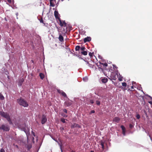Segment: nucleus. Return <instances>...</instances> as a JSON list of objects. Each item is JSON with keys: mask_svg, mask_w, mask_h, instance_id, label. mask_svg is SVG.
<instances>
[{"mask_svg": "<svg viewBox=\"0 0 152 152\" xmlns=\"http://www.w3.org/2000/svg\"><path fill=\"white\" fill-rule=\"evenodd\" d=\"M90 102L91 104H93L94 103V101L93 100H91Z\"/></svg>", "mask_w": 152, "mask_h": 152, "instance_id": "39", "label": "nucleus"}, {"mask_svg": "<svg viewBox=\"0 0 152 152\" xmlns=\"http://www.w3.org/2000/svg\"><path fill=\"white\" fill-rule=\"evenodd\" d=\"M80 50H81L82 51H84V50L85 49V48L84 47L82 46L80 48Z\"/></svg>", "mask_w": 152, "mask_h": 152, "instance_id": "19", "label": "nucleus"}, {"mask_svg": "<svg viewBox=\"0 0 152 152\" xmlns=\"http://www.w3.org/2000/svg\"><path fill=\"white\" fill-rule=\"evenodd\" d=\"M0 129L3 130L4 131H7L10 130V127L9 126L6 124H3L0 127Z\"/></svg>", "mask_w": 152, "mask_h": 152, "instance_id": "3", "label": "nucleus"}, {"mask_svg": "<svg viewBox=\"0 0 152 152\" xmlns=\"http://www.w3.org/2000/svg\"><path fill=\"white\" fill-rule=\"evenodd\" d=\"M91 152H94V151H91Z\"/></svg>", "mask_w": 152, "mask_h": 152, "instance_id": "48", "label": "nucleus"}, {"mask_svg": "<svg viewBox=\"0 0 152 152\" xmlns=\"http://www.w3.org/2000/svg\"><path fill=\"white\" fill-rule=\"evenodd\" d=\"M4 99V97L2 94L0 93V99L3 100Z\"/></svg>", "mask_w": 152, "mask_h": 152, "instance_id": "14", "label": "nucleus"}, {"mask_svg": "<svg viewBox=\"0 0 152 152\" xmlns=\"http://www.w3.org/2000/svg\"><path fill=\"white\" fill-rule=\"evenodd\" d=\"M137 89L139 90H140L141 89H142V88L141 87H139L137 88Z\"/></svg>", "mask_w": 152, "mask_h": 152, "instance_id": "37", "label": "nucleus"}, {"mask_svg": "<svg viewBox=\"0 0 152 152\" xmlns=\"http://www.w3.org/2000/svg\"><path fill=\"white\" fill-rule=\"evenodd\" d=\"M107 66V64L106 63H104V64L103 67Z\"/></svg>", "mask_w": 152, "mask_h": 152, "instance_id": "32", "label": "nucleus"}, {"mask_svg": "<svg viewBox=\"0 0 152 152\" xmlns=\"http://www.w3.org/2000/svg\"><path fill=\"white\" fill-rule=\"evenodd\" d=\"M18 103L20 105H22L24 107H27L28 106V104L23 99L21 98L18 99Z\"/></svg>", "mask_w": 152, "mask_h": 152, "instance_id": "2", "label": "nucleus"}, {"mask_svg": "<svg viewBox=\"0 0 152 152\" xmlns=\"http://www.w3.org/2000/svg\"><path fill=\"white\" fill-rule=\"evenodd\" d=\"M55 0H50V4L51 5L52 7H53L54 6L53 5H51V2L53 1H55Z\"/></svg>", "mask_w": 152, "mask_h": 152, "instance_id": "36", "label": "nucleus"}, {"mask_svg": "<svg viewBox=\"0 0 152 152\" xmlns=\"http://www.w3.org/2000/svg\"><path fill=\"white\" fill-rule=\"evenodd\" d=\"M91 40V38L90 37H87L84 39V42H89Z\"/></svg>", "mask_w": 152, "mask_h": 152, "instance_id": "9", "label": "nucleus"}, {"mask_svg": "<svg viewBox=\"0 0 152 152\" xmlns=\"http://www.w3.org/2000/svg\"><path fill=\"white\" fill-rule=\"evenodd\" d=\"M116 75H118L117 74L115 73L114 72H112L111 74L110 77L112 80H115L117 79Z\"/></svg>", "mask_w": 152, "mask_h": 152, "instance_id": "5", "label": "nucleus"}, {"mask_svg": "<svg viewBox=\"0 0 152 152\" xmlns=\"http://www.w3.org/2000/svg\"><path fill=\"white\" fill-rule=\"evenodd\" d=\"M129 126V127L130 128H132L133 127V125H132V124H130Z\"/></svg>", "mask_w": 152, "mask_h": 152, "instance_id": "34", "label": "nucleus"}, {"mask_svg": "<svg viewBox=\"0 0 152 152\" xmlns=\"http://www.w3.org/2000/svg\"><path fill=\"white\" fill-rule=\"evenodd\" d=\"M131 89H134V87H133V86H132L131 87Z\"/></svg>", "mask_w": 152, "mask_h": 152, "instance_id": "43", "label": "nucleus"}, {"mask_svg": "<svg viewBox=\"0 0 152 152\" xmlns=\"http://www.w3.org/2000/svg\"><path fill=\"white\" fill-rule=\"evenodd\" d=\"M149 103H150V104H151L152 102H149Z\"/></svg>", "mask_w": 152, "mask_h": 152, "instance_id": "47", "label": "nucleus"}, {"mask_svg": "<svg viewBox=\"0 0 152 152\" xmlns=\"http://www.w3.org/2000/svg\"><path fill=\"white\" fill-rule=\"evenodd\" d=\"M39 76H40V78L42 79L44 77V75L42 73H40V74Z\"/></svg>", "mask_w": 152, "mask_h": 152, "instance_id": "16", "label": "nucleus"}, {"mask_svg": "<svg viewBox=\"0 0 152 152\" xmlns=\"http://www.w3.org/2000/svg\"><path fill=\"white\" fill-rule=\"evenodd\" d=\"M22 82H23V79H22Z\"/></svg>", "mask_w": 152, "mask_h": 152, "instance_id": "49", "label": "nucleus"}, {"mask_svg": "<svg viewBox=\"0 0 152 152\" xmlns=\"http://www.w3.org/2000/svg\"><path fill=\"white\" fill-rule=\"evenodd\" d=\"M7 1L10 3H11V0H7Z\"/></svg>", "mask_w": 152, "mask_h": 152, "instance_id": "42", "label": "nucleus"}, {"mask_svg": "<svg viewBox=\"0 0 152 152\" xmlns=\"http://www.w3.org/2000/svg\"><path fill=\"white\" fill-rule=\"evenodd\" d=\"M120 120V118L118 117H115L113 120V121L115 122H118Z\"/></svg>", "mask_w": 152, "mask_h": 152, "instance_id": "11", "label": "nucleus"}, {"mask_svg": "<svg viewBox=\"0 0 152 152\" xmlns=\"http://www.w3.org/2000/svg\"><path fill=\"white\" fill-rule=\"evenodd\" d=\"M121 127L122 130V131H125V128L123 126H121Z\"/></svg>", "mask_w": 152, "mask_h": 152, "instance_id": "20", "label": "nucleus"}, {"mask_svg": "<svg viewBox=\"0 0 152 152\" xmlns=\"http://www.w3.org/2000/svg\"><path fill=\"white\" fill-rule=\"evenodd\" d=\"M101 145H102V148L103 149L104 148V144L102 142L101 143Z\"/></svg>", "mask_w": 152, "mask_h": 152, "instance_id": "31", "label": "nucleus"}, {"mask_svg": "<svg viewBox=\"0 0 152 152\" xmlns=\"http://www.w3.org/2000/svg\"><path fill=\"white\" fill-rule=\"evenodd\" d=\"M65 119H64V118H62L61 119V121L63 122V123H65Z\"/></svg>", "mask_w": 152, "mask_h": 152, "instance_id": "27", "label": "nucleus"}, {"mask_svg": "<svg viewBox=\"0 0 152 152\" xmlns=\"http://www.w3.org/2000/svg\"><path fill=\"white\" fill-rule=\"evenodd\" d=\"M81 53L83 55L85 56L87 55V52L85 51H81Z\"/></svg>", "mask_w": 152, "mask_h": 152, "instance_id": "15", "label": "nucleus"}, {"mask_svg": "<svg viewBox=\"0 0 152 152\" xmlns=\"http://www.w3.org/2000/svg\"><path fill=\"white\" fill-rule=\"evenodd\" d=\"M40 22H42V21H40Z\"/></svg>", "mask_w": 152, "mask_h": 152, "instance_id": "52", "label": "nucleus"}, {"mask_svg": "<svg viewBox=\"0 0 152 152\" xmlns=\"http://www.w3.org/2000/svg\"><path fill=\"white\" fill-rule=\"evenodd\" d=\"M16 147H17V148H18V145H16Z\"/></svg>", "mask_w": 152, "mask_h": 152, "instance_id": "50", "label": "nucleus"}, {"mask_svg": "<svg viewBox=\"0 0 152 152\" xmlns=\"http://www.w3.org/2000/svg\"><path fill=\"white\" fill-rule=\"evenodd\" d=\"M122 133L123 135L125 136V131H122Z\"/></svg>", "mask_w": 152, "mask_h": 152, "instance_id": "35", "label": "nucleus"}, {"mask_svg": "<svg viewBox=\"0 0 152 152\" xmlns=\"http://www.w3.org/2000/svg\"><path fill=\"white\" fill-rule=\"evenodd\" d=\"M90 67H91L92 68H94V66L92 64H89L88 65Z\"/></svg>", "mask_w": 152, "mask_h": 152, "instance_id": "25", "label": "nucleus"}, {"mask_svg": "<svg viewBox=\"0 0 152 152\" xmlns=\"http://www.w3.org/2000/svg\"><path fill=\"white\" fill-rule=\"evenodd\" d=\"M102 61H99V63L100 66H103L104 64V63H101V62H102Z\"/></svg>", "mask_w": 152, "mask_h": 152, "instance_id": "18", "label": "nucleus"}, {"mask_svg": "<svg viewBox=\"0 0 152 152\" xmlns=\"http://www.w3.org/2000/svg\"><path fill=\"white\" fill-rule=\"evenodd\" d=\"M83 80L85 81H87L88 80V78L87 77H85L83 78Z\"/></svg>", "mask_w": 152, "mask_h": 152, "instance_id": "21", "label": "nucleus"}, {"mask_svg": "<svg viewBox=\"0 0 152 152\" xmlns=\"http://www.w3.org/2000/svg\"><path fill=\"white\" fill-rule=\"evenodd\" d=\"M85 61L86 62L87 64H88V65L89 64H90L89 63V62L86 61Z\"/></svg>", "mask_w": 152, "mask_h": 152, "instance_id": "41", "label": "nucleus"}, {"mask_svg": "<svg viewBox=\"0 0 152 152\" xmlns=\"http://www.w3.org/2000/svg\"><path fill=\"white\" fill-rule=\"evenodd\" d=\"M89 56L91 57L93 56V53H91V52H90V53H89Z\"/></svg>", "mask_w": 152, "mask_h": 152, "instance_id": "30", "label": "nucleus"}, {"mask_svg": "<svg viewBox=\"0 0 152 152\" xmlns=\"http://www.w3.org/2000/svg\"><path fill=\"white\" fill-rule=\"evenodd\" d=\"M118 80L120 81H121L123 80V77L120 76L118 78Z\"/></svg>", "mask_w": 152, "mask_h": 152, "instance_id": "23", "label": "nucleus"}, {"mask_svg": "<svg viewBox=\"0 0 152 152\" xmlns=\"http://www.w3.org/2000/svg\"><path fill=\"white\" fill-rule=\"evenodd\" d=\"M60 23V25L61 26H63L64 25L65 26H66V24L65 22V21H64L62 22L61 20V19H59L58 20Z\"/></svg>", "mask_w": 152, "mask_h": 152, "instance_id": "7", "label": "nucleus"}, {"mask_svg": "<svg viewBox=\"0 0 152 152\" xmlns=\"http://www.w3.org/2000/svg\"><path fill=\"white\" fill-rule=\"evenodd\" d=\"M71 127L72 128H74V126L73 125H72L71 126Z\"/></svg>", "mask_w": 152, "mask_h": 152, "instance_id": "44", "label": "nucleus"}, {"mask_svg": "<svg viewBox=\"0 0 152 152\" xmlns=\"http://www.w3.org/2000/svg\"><path fill=\"white\" fill-rule=\"evenodd\" d=\"M0 114L3 117L6 118L9 121L10 124H12V122L11 120L9 115L7 113L3 112H0Z\"/></svg>", "mask_w": 152, "mask_h": 152, "instance_id": "1", "label": "nucleus"}, {"mask_svg": "<svg viewBox=\"0 0 152 152\" xmlns=\"http://www.w3.org/2000/svg\"><path fill=\"white\" fill-rule=\"evenodd\" d=\"M57 91L58 93L61 94L64 97H66V94L62 91L58 90Z\"/></svg>", "mask_w": 152, "mask_h": 152, "instance_id": "8", "label": "nucleus"}, {"mask_svg": "<svg viewBox=\"0 0 152 152\" xmlns=\"http://www.w3.org/2000/svg\"><path fill=\"white\" fill-rule=\"evenodd\" d=\"M64 112L65 113H67V110H66V109H64Z\"/></svg>", "mask_w": 152, "mask_h": 152, "instance_id": "40", "label": "nucleus"}, {"mask_svg": "<svg viewBox=\"0 0 152 152\" xmlns=\"http://www.w3.org/2000/svg\"><path fill=\"white\" fill-rule=\"evenodd\" d=\"M63 37L61 35H60L59 36V40L61 42H62L63 41Z\"/></svg>", "mask_w": 152, "mask_h": 152, "instance_id": "13", "label": "nucleus"}, {"mask_svg": "<svg viewBox=\"0 0 152 152\" xmlns=\"http://www.w3.org/2000/svg\"><path fill=\"white\" fill-rule=\"evenodd\" d=\"M78 127H80V126H78Z\"/></svg>", "mask_w": 152, "mask_h": 152, "instance_id": "54", "label": "nucleus"}, {"mask_svg": "<svg viewBox=\"0 0 152 152\" xmlns=\"http://www.w3.org/2000/svg\"><path fill=\"white\" fill-rule=\"evenodd\" d=\"M141 91H142L143 92V91H142V90H141Z\"/></svg>", "mask_w": 152, "mask_h": 152, "instance_id": "51", "label": "nucleus"}, {"mask_svg": "<svg viewBox=\"0 0 152 152\" xmlns=\"http://www.w3.org/2000/svg\"><path fill=\"white\" fill-rule=\"evenodd\" d=\"M107 81H108V79L106 78H103L102 79V82L103 83H107Z\"/></svg>", "mask_w": 152, "mask_h": 152, "instance_id": "12", "label": "nucleus"}, {"mask_svg": "<svg viewBox=\"0 0 152 152\" xmlns=\"http://www.w3.org/2000/svg\"><path fill=\"white\" fill-rule=\"evenodd\" d=\"M47 119L46 117L44 115H43L42 119V124H43L46 122Z\"/></svg>", "mask_w": 152, "mask_h": 152, "instance_id": "6", "label": "nucleus"}, {"mask_svg": "<svg viewBox=\"0 0 152 152\" xmlns=\"http://www.w3.org/2000/svg\"><path fill=\"white\" fill-rule=\"evenodd\" d=\"M136 117L137 119H139L140 118V116L139 115L137 114L136 115Z\"/></svg>", "mask_w": 152, "mask_h": 152, "instance_id": "28", "label": "nucleus"}, {"mask_svg": "<svg viewBox=\"0 0 152 152\" xmlns=\"http://www.w3.org/2000/svg\"><path fill=\"white\" fill-rule=\"evenodd\" d=\"M95 113V111L94 110H92L91 112V113Z\"/></svg>", "mask_w": 152, "mask_h": 152, "instance_id": "38", "label": "nucleus"}, {"mask_svg": "<svg viewBox=\"0 0 152 152\" xmlns=\"http://www.w3.org/2000/svg\"><path fill=\"white\" fill-rule=\"evenodd\" d=\"M16 15H17H17H18V14H16Z\"/></svg>", "mask_w": 152, "mask_h": 152, "instance_id": "53", "label": "nucleus"}, {"mask_svg": "<svg viewBox=\"0 0 152 152\" xmlns=\"http://www.w3.org/2000/svg\"><path fill=\"white\" fill-rule=\"evenodd\" d=\"M62 115L64 117H66L67 116V115Z\"/></svg>", "mask_w": 152, "mask_h": 152, "instance_id": "46", "label": "nucleus"}, {"mask_svg": "<svg viewBox=\"0 0 152 152\" xmlns=\"http://www.w3.org/2000/svg\"><path fill=\"white\" fill-rule=\"evenodd\" d=\"M61 130H63L64 129V128L63 127H61Z\"/></svg>", "mask_w": 152, "mask_h": 152, "instance_id": "45", "label": "nucleus"}, {"mask_svg": "<svg viewBox=\"0 0 152 152\" xmlns=\"http://www.w3.org/2000/svg\"><path fill=\"white\" fill-rule=\"evenodd\" d=\"M96 104L98 105H99L100 104V102L99 101H96Z\"/></svg>", "mask_w": 152, "mask_h": 152, "instance_id": "26", "label": "nucleus"}, {"mask_svg": "<svg viewBox=\"0 0 152 152\" xmlns=\"http://www.w3.org/2000/svg\"><path fill=\"white\" fill-rule=\"evenodd\" d=\"M23 130L26 133L27 136V134L28 132H29V129L28 127H26V128H24L23 129Z\"/></svg>", "mask_w": 152, "mask_h": 152, "instance_id": "10", "label": "nucleus"}, {"mask_svg": "<svg viewBox=\"0 0 152 152\" xmlns=\"http://www.w3.org/2000/svg\"><path fill=\"white\" fill-rule=\"evenodd\" d=\"M54 15L56 19L57 20L60 19V15L58 11L55 10L54 12Z\"/></svg>", "mask_w": 152, "mask_h": 152, "instance_id": "4", "label": "nucleus"}, {"mask_svg": "<svg viewBox=\"0 0 152 152\" xmlns=\"http://www.w3.org/2000/svg\"><path fill=\"white\" fill-rule=\"evenodd\" d=\"M98 58H99L100 59H101L102 60V61H103L104 60L103 59H102V57L101 56H100V55H99L98 56Z\"/></svg>", "mask_w": 152, "mask_h": 152, "instance_id": "22", "label": "nucleus"}, {"mask_svg": "<svg viewBox=\"0 0 152 152\" xmlns=\"http://www.w3.org/2000/svg\"><path fill=\"white\" fill-rule=\"evenodd\" d=\"M80 47L79 46L77 45V46L75 47V50L76 51H79L80 49Z\"/></svg>", "mask_w": 152, "mask_h": 152, "instance_id": "17", "label": "nucleus"}, {"mask_svg": "<svg viewBox=\"0 0 152 152\" xmlns=\"http://www.w3.org/2000/svg\"><path fill=\"white\" fill-rule=\"evenodd\" d=\"M122 85L123 86L126 87V84L125 83H122Z\"/></svg>", "mask_w": 152, "mask_h": 152, "instance_id": "24", "label": "nucleus"}, {"mask_svg": "<svg viewBox=\"0 0 152 152\" xmlns=\"http://www.w3.org/2000/svg\"><path fill=\"white\" fill-rule=\"evenodd\" d=\"M0 152H5V150L3 148H1Z\"/></svg>", "mask_w": 152, "mask_h": 152, "instance_id": "29", "label": "nucleus"}, {"mask_svg": "<svg viewBox=\"0 0 152 152\" xmlns=\"http://www.w3.org/2000/svg\"><path fill=\"white\" fill-rule=\"evenodd\" d=\"M31 133L34 136H35V133L33 131H32Z\"/></svg>", "mask_w": 152, "mask_h": 152, "instance_id": "33", "label": "nucleus"}]
</instances>
